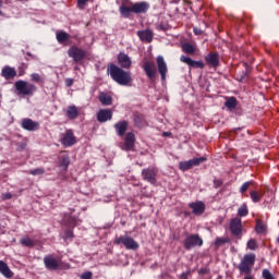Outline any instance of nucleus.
<instances>
[{"mask_svg": "<svg viewBox=\"0 0 279 279\" xmlns=\"http://www.w3.org/2000/svg\"><path fill=\"white\" fill-rule=\"evenodd\" d=\"M121 16L124 19H130L131 14H147L149 10L148 2H135L130 0H122V4L119 8Z\"/></svg>", "mask_w": 279, "mask_h": 279, "instance_id": "f257e3e1", "label": "nucleus"}, {"mask_svg": "<svg viewBox=\"0 0 279 279\" xmlns=\"http://www.w3.org/2000/svg\"><path fill=\"white\" fill-rule=\"evenodd\" d=\"M108 73L120 86H132V72L123 70L119 65L111 63L108 66Z\"/></svg>", "mask_w": 279, "mask_h": 279, "instance_id": "f03ea898", "label": "nucleus"}, {"mask_svg": "<svg viewBox=\"0 0 279 279\" xmlns=\"http://www.w3.org/2000/svg\"><path fill=\"white\" fill-rule=\"evenodd\" d=\"M14 88L16 95H19L20 97H33L34 93L38 90V87H36V85L23 80L16 81L14 83Z\"/></svg>", "mask_w": 279, "mask_h": 279, "instance_id": "7ed1b4c3", "label": "nucleus"}, {"mask_svg": "<svg viewBox=\"0 0 279 279\" xmlns=\"http://www.w3.org/2000/svg\"><path fill=\"white\" fill-rule=\"evenodd\" d=\"M254 263H256V255L254 253L244 255L238 266L240 274H246V276H250V274H252Z\"/></svg>", "mask_w": 279, "mask_h": 279, "instance_id": "20e7f679", "label": "nucleus"}, {"mask_svg": "<svg viewBox=\"0 0 279 279\" xmlns=\"http://www.w3.org/2000/svg\"><path fill=\"white\" fill-rule=\"evenodd\" d=\"M204 245V240L199 234H189L183 241V247L187 251L193 250V247H202Z\"/></svg>", "mask_w": 279, "mask_h": 279, "instance_id": "39448f33", "label": "nucleus"}, {"mask_svg": "<svg viewBox=\"0 0 279 279\" xmlns=\"http://www.w3.org/2000/svg\"><path fill=\"white\" fill-rule=\"evenodd\" d=\"M116 243L118 245H124V247L126 250H133V251H136L138 250L140 245H138V242H136L134 240V238L130 236V235H122L120 238H117L116 239Z\"/></svg>", "mask_w": 279, "mask_h": 279, "instance_id": "423d86ee", "label": "nucleus"}, {"mask_svg": "<svg viewBox=\"0 0 279 279\" xmlns=\"http://www.w3.org/2000/svg\"><path fill=\"white\" fill-rule=\"evenodd\" d=\"M208 159L206 157L193 158L187 161H181L179 163L180 171H189V169H193V167H199L202 162H206Z\"/></svg>", "mask_w": 279, "mask_h": 279, "instance_id": "0eeeda50", "label": "nucleus"}, {"mask_svg": "<svg viewBox=\"0 0 279 279\" xmlns=\"http://www.w3.org/2000/svg\"><path fill=\"white\" fill-rule=\"evenodd\" d=\"M158 177V168H146L142 170V179L145 182H149V184L156 185L158 180L156 179Z\"/></svg>", "mask_w": 279, "mask_h": 279, "instance_id": "6e6552de", "label": "nucleus"}, {"mask_svg": "<svg viewBox=\"0 0 279 279\" xmlns=\"http://www.w3.org/2000/svg\"><path fill=\"white\" fill-rule=\"evenodd\" d=\"M60 143L63 147H73L77 143V137H75L73 130L69 129L61 134Z\"/></svg>", "mask_w": 279, "mask_h": 279, "instance_id": "1a4fd4ad", "label": "nucleus"}, {"mask_svg": "<svg viewBox=\"0 0 279 279\" xmlns=\"http://www.w3.org/2000/svg\"><path fill=\"white\" fill-rule=\"evenodd\" d=\"M229 228L233 236H241L243 234V222L240 217L232 218Z\"/></svg>", "mask_w": 279, "mask_h": 279, "instance_id": "9d476101", "label": "nucleus"}, {"mask_svg": "<svg viewBox=\"0 0 279 279\" xmlns=\"http://www.w3.org/2000/svg\"><path fill=\"white\" fill-rule=\"evenodd\" d=\"M68 56H69V58H72V60H74V62H82V60H84V58H86V50L78 48L77 46H72L68 50Z\"/></svg>", "mask_w": 279, "mask_h": 279, "instance_id": "9b49d317", "label": "nucleus"}, {"mask_svg": "<svg viewBox=\"0 0 279 279\" xmlns=\"http://www.w3.org/2000/svg\"><path fill=\"white\" fill-rule=\"evenodd\" d=\"M142 68L144 69L148 80L154 82V80H156V74L158 73V68H156V63L154 61H145Z\"/></svg>", "mask_w": 279, "mask_h": 279, "instance_id": "f8f14e48", "label": "nucleus"}, {"mask_svg": "<svg viewBox=\"0 0 279 279\" xmlns=\"http://www.w3.org/2000/svg\"><path fill=\"white\" fill-rule=\"evenodd\" d=\"M157 69L159 74L161 75V81H167V73H169V68H167V62L165 61V57L158 56L156 59Z\"/></svg>", "mask_w": 279, "mask_h": 279, "instance_id": "ddd939ff", "label": "nucleus"}, {"mask_svg": "<svg viewBox=\"0 0 279 279\" xmlns=\"http://www.w3.org/2000/svg\"><path fill=\"white\" fill-rule=\"evenodd\" d=\"M21 126L23 128V130H26L27 132H36V130H40V123L29 118L23 119Z\"/></svg>", "mask_w": 279, "mask_h": 279, "instance_id": "4468645a", "label": "nucleus"}, {"mask_svg": "<svg viewBox=\"0 0 279 279\" xmlns=\"http://www.w3.org/2000/svg\"><path fill=\"white\" fill-rule=\"evenodd\" d=\"M44 265L49 271H56L60 267V264L57 262L53 255H46L44 257Z\"/></svg>", "mask_w": 279, "mask_h": 279, "instance_id": "2eb2a0df", "label": "nucleus"}, {"mask_svg": "<svg viewBox=\"0 0 279 279\" xmlns=\"http://www.w3.org/2000/svg\"><path fill=\"white\" fill-rule=\"evenodd\" d=\"M180 60L184 63L187 64L191 69H204L206 64H204V61H195L191 59V57L186 56H181Z\"/></svg>", "mask_w": 279, "mask_h": 279, "instance_id": "dca6fc26", "label": "nucleus"}, {"mask_svg": "<svg viewBox=\"0 0 279 279\" xmlns=\"http://www.w3.org/2000/svg\"><path fill=\"white\" fill-rule=\"evenodd\" d=\"M243 69L242 70H236L235 71V80L238 82H243L252 73V68H250V64L243 62L242 63Z\"/></svg>", "mask_w": 279, "mask_h": 279, "instance_id": "f3484780", "label": "nucleus"}, {"mask_svg": "<svg viewBox=\"0 0 279 279\" xmlns=\"http://www.w3.org/2000/svg\"><path fill=\"white\" fill-rule=\"evenodd\" d=\"M118 64L120 69H132V59L124 52L118 54Z\"/></svg>", "mask_w": 279, "mask_h": 279, "instance_id": "a211bd4d", "label": "nucleus"}, {"mask_svg": "<svg viewBox=\"0 0 279 279\" xmlns=\"http://www.w3.org/2000/svg\"><path fill=\"white\" fill-rule=\"evenodd\" d=\"M189 208L192 209L193 215H204V211L206 210V204L202 201H197L194 203L189 204Z\"/></svg>", "mask_w": 279, "mask_h": 279, "instance_id": "6ab92c4d", "label": "nucleus"}, {"mask_svg": "<svg viewBox=\"0 0 279 279\" xmlns=\"http://www.w3.org/2000/svg\"><path fill=\"white\" fill-rule=\"evenodd\" d=\"M205 62L208 66H213V69H217L219 66V52H209L205 57Z\"/></svg>", "mask_w": 279, "mask_h": 279, "instance_id": "aec40b11", "label": "nucleus"}, {"mask_svg": "<svg viewBox=\"0 0 279 279\" xmlns=\"http://www.w3.org/2000/svg\"><path fill=\"white\" fill-rule=\"evenodd\" d=\"M137 36L142 43H151V40H154V32L149 28L138 31Z\"/></svg>", "mask_w": 279, "mask_h": 279, "instance_id": "412c9836", "label": "nucleus"}, {"mask_svg": "<svg viewBox=\"0 0 279 279\" xmlns=\"http://www.w3.org/2000/svg\"><path fill=\"white\" fill-rule=\"evenodd\" d=\"M134 143H136V136L134 133L129 132L124 138V149L131 151V149H134Z\"/></svg>", "mask_w": 279, "mask_h": 279, "instance_id": "4be33fe9", "label": "nucleus"}, {"mask_svg": "<svg viewBox=\"0 0 279 279\" xmlns=\"http://www.w3.org/2000/svg\"><path fill=\"white\" fill-rule=\"evenodd\" d=\"M1 76L4 77L7 81L14 80V77H16V69L10 65H5L4 68H2Z\"/></svg>", "mask_w": 279, "mask_h": 279, "instance_id": "5701e85b", "label": "nucleus"}, {"mask_svg": "<svg viewBox=\"0 0 279 279\" xmlns=\"http://www.w3.org/2000/svg\"><path fill=\"white\" fill-rule=\"evenodd\" d=\"M129 125L130 123L125 120L116 123L114 128L118 136H125V132H128Z\"/></svg>", "mask_w": 279, "mask_h": 279, "instance_id": "b1692460", "label": "nucleus"}, {"mask_svg": "<svg viewBox=\"0 0 279 279\" xmlns=\"http://www.w3.org/2000/svg\"><path fill=\"white\" fill-rule=\"evenodd\" d=\"M0 274L4 276V278H14V272L10 269V266L5 264V262L0 259Z\"/></svg>", "mask_w": 279, "mask_h": 279, "instance_id": "393cba45", "label": "nucleus"}, {"mask_svg": "<svg viewBox=\"0 0 279 279\" xmlns=\"http://www.w3.org/2000/svg\"><path fill=\"white\" fill-rule=\"evenodd\" d=\"M65 114L68 119L75 120L77 117H80V110L75 105H72L66 108Z\"/></svg>", "mask_w": 279, "mask_h": 279, "instance_id": "a878e982", "label": "nucleus"}, {"mask_svg": "<svg viewBox=\"0 0 279 279\" xmlns=\"http://www.w3.org/2000/svg\"><path fill=\"white\" fill-rule=\"evenodd\" d=\"M181 49L183 53H187L189 56H193V53L196 51L195 46L189 43L182 44Z\"/></svg>", "mask_w": 279, "mask_h": 279, "instance_id": "bb28decb", "label": "nucleus"}, {"mask_svg": "<svg viewBox=\"0 0 279 279\" xmlns=\"http://www.w3.org/2000/svg\"><path fill=\"white\" fill-rule=\"evenodd\" d=\"M69 38H71V35H69L64 31L57 33V40H58V43H60V45H62L63 43H66V40H69Z\"/></svg>", "mask_w": 279, "mask_h": 279, "instance_id": "cd10ccee", "label": "nucleus"}, {"mask_svg": "<svg viewBox=\"0 0 279 279\" xmlns=\"http://www.w3.org/2000/svg\"><path fill=\"white\" fill-rule=\"evenodd\" d=\"M251 199L254 202V204H258L260 199H263V192H257V191H251L250 192Z\"/></svg>", "mask_w": 279, "mask_h": 279, "instance_id": "c85d7f7f", "label": "nucleus"}, {"mask_svg": "<svg viewBox=\"0 0 279 279\" xmlns=\"http://www.w3.org/2000/svg\"><path fill=\"white\" fill-rule=\"evenodd\" d=\"M255 231L257 232V234H264V232L267 231V226H265V223H263V220L256 221Z\"/></svg>", "mask_w": 279, "mask_h": 279, "instance_id": "c756f323", "label": "nucleus"}, {"mask_svg": "<svg viewBox=\"0 0 279 279\" xmlns=\"http://www.w3.org/2000/svg\"><path fill=\"white\" fill-rule=\"evenodd\" d=\"M20 244L24 247H34V240L29 239V236H24L20 240Z\"/></svg>", "mask_w": 279, "mask_h": 279, "instance_id": "7c9ffc66", "label": "nucleus"}, {"mask_svg": "<svg viewBox=\"0 0 279 279\" xmlns=\"http://www.w3.org/2000/svg\"><path fill=\"white\" fill-rule=\"evenodd\" d=\"M226 108H228L229 110H234V108H236V98L234 97H230L229 99H227V101L225 102Z\"/></svg>", "mask_w": 279, "mask_h": 279, "instance_id": "2f4dec72", "label": "nucleus"}, {"mask_svg": "<svg viewBox=\"0 0 279 279\" xmlns=\"http://www.w3.org/2000/svg\"><path fill=\"white\" fill-rule=\"evenodd\" d=\"M97 121H99V123H106V109H100L98 111Z\"/></svg>", "mask_w": 279, "mask_h": 279, "instance_id": "473e14b6", "label": "nucleus"}, {"mask_svg": "<svg viewBox=\"0 0 279 279\" xmlns=\"http://www.w3.org/2000/svg\"><path fill=\"white\" fill-rule=\"evenodd\" d=\"M27 173H29V175H45V168H36L29 170Z\"/></svg>", "mask_w": 279, "mask_h": 279, "instance_id": "72a5a7b5", "label": "nucleus"}, {"mask_svg": "<svg viewBox=\"0 0 279 279\" xmlns=\"http://www.w3.org/2000/svg\"><path fill=\"white\" fill-rule=\"evenodd\" d=\"M248 210H247V205H242L239 209H238V215L240 216V217H247V215H248Z\"/></svg>", "mask_w": 279, "mask_h": 279, "instance_id": "f704fd0d", "label": "nucleus"}, {"mask_svg": "<svg viewBox=\"0 0 279 279\" xmlns=\"http://www.w3.org/2000/svg\"><path fill=\"white\" fill-rule=\"evenodd\" d=\"M225 243H230V239L228 238H217L215 241V245L217 247H221V245H225Z\"/></svg>", "mask_w": 279, "mask_h": 279, "instance_id": "c9c22d12", "label": "nucleus"}, {"mask_svg": "<svg viewBox=\"0 0 279 279\" xmlns=\"http://www.w3.org/2000/svg\"><path fill=\"white\" fill-rule=\"evenodd\" d=\"M262 278L263 279H276V277H274V275L271 274V271L267 268H265L263 271H262Z\"/></svg>", "mask_w": 279, "mask_h": 279, "instance_id": "e433bc0d", "label": "nucleus"}, {"mask_svg": "<svg viewBox=\"0 0 279 279\" xmlns=\"http://www.w3.org/2000/svg\"><path fill=\"white\" fill-rule=\"evenodd\" d=\"M247 247H248V250H258V242H256V240H254V239H251V240H248V242H247Z\"/></svg>", "mask_w": 279, "mask_h": 279, "instance_id": "4c0bfd02", "label": "nucleus"}, {"mask_svg": "<svg viewBox=\"0 0 279 279\" xmlns=\"http://www.w3.org/2000/svg\"><path fill=\"white\" fill-rule=\"evenodd\" d=\"M31 80L32 82H36L37 84L43 83V77H40V74L38 73L31 74Z\"/></svg>", "mask_w": 279, "mask_h": 279, "instance_id": "58836bf2", "label": "nucleus"}, {"mask_svg": "<svg viewBox=\"0 0 279 279\" xmlns=\"http://www.w3.org/2000/svg\"><path fill=\"white\" fill-rule=\"evenodd\" d=\"M253 182L252 181H247L245 183H243V185L240 187V193H245L247 191V189H250V186H252Z\"/></svg>", "mask_w": 279, "mask_h": 279, "instance_id": "ea45409f", "label": "nucleus"}, {"mask_svg": "<svg viewBox=\"0 0 279 279\" xmlns=\"http://www.w3.org/2000/svg\"><path fill=\"white\" fill-rule=\"evenodd\" d=\"M73 236H74L73 230H71V229L65 230L64 236H63V239H64L65 241H66L68 239H73Z\"/></svg>", "mask_w": 279, "mask_h": 279, "instance_id": "a19ab883", "label": "nucleus"}, {"mask_svg": "<svg viewBox=\"0 0 279 279\" xmlns=\"http://www.w3.org/2000/svg\"><path fill=\"white\" fill-rule=\"evenodd\" d=\"M223 185V181L221 179L214 180V189H219V186Z\"/></svg>", "mask_w": 279, "mask_h": 279, "instance_id": "79ce46f5", "label": "nucleus"}, {"mask_svg": "<svg viewBox=\"0 0 279 279\" xmlns=\"http://www.w3.org/2000/svg\"><path fill=\"white\" fill-rule=\"evenodd\" d=\"M81 279H93V272L86 271L81 275Z\"/></svg>", "mask_w": 279, "mask_h": 279, "instance_id": "37998d69", "label": "nucleus"}, {"mask_svg": "<svg viewBox=\"0 0 279 279\" xmlns=\"http://www.w3.org/2000/svg\"><path fill=\"white\" fill-rule=\"evenodd\" d=\"M86 3H88V0H77V5L81 10H84Z\"/></svg>", "mask_w": 279, "mask_h": 279, "instance_id": "c03bdc74", "label": "nucleus"}, {"mask_svg": "<svg viewBox=\"0 0 279 279\" xmlns=\"http://www.w3.org/2000/svg\"><path fill=\"white\" fill-rule=\"evenodd\" d=\"M99 101L102 106H106V93L101 92L99 95Z\"/></svg>", "mask_w": 279, "mask_h": 279, "instance_id": "a18cd8bd", "label": "nucleus"}, {"mask_svg": "<svg viewBox=\"0 0 279 279\" xmlns=\"http://www.w3.org/2000/svg\"><path fill=\"white\" fill-rule=\"evenodd\" d=\"M1 197H2L3 201L12 199V193H10V192L3 193V194H1Z\"/></svg>", "mask_w": 279, "mask_h": 279, "instance_id": "49530a36", "label": "nucleus"}, {"mask_svg": "<svg viewBox=\"0 0 279 279\" xmlns=\"http://www.w3.org/2000/svg\"><path fill=\"white\" fill-rule=\"evenodd\" d=\"M112 119V110L107 109L106 110V121H110Z\"/></svg>", "mask_w": 279, "mask_h": 279, "instance_id": "de8ad7c7", "label": "nucleus"}, {"mask_svg": "<svg viewBox=\"0 0 279 279\" xmlns=\"http://www.w3.org/2000/svg\"><path fill=\"white\" fill-rule=\"evenodd\" d=\"M106 106H112V96L110 95L106 96Z\"/></svg>", "mask_w": 279, "mask_h": 279, "instance_id": "09e8293b", "label": "nucleus"}, {"mask_svg": "<svg viewBox=\"0 0 279 279\" xmlns=\"http://www.w3.org/2000/svg\"><path fill=\"white\" fill-rule=\"evenodd\" d=\"M73 83H74L73 78H65V86H68V88H71Z\"/></svg>", "mask_w": 279, "mask_h": 279, "instance_id": "8fccbe9b", "label": "nucleus"}, {"mask_svg": "<svg viewBox=\"0 0 279 279\" xmlns=\"http://www.w3.org/2000/svg\"><path fill=\"white\" fill-rule=\"evenodd\" d=\"M198 274H199L201 276H206V274H208V269H207V268H201V269L198 270Z\"/></svg>", "mask_w": 279, "mask_h": 279, "instance_id": "3c124183", "label": "nucleus"}, {"mask_svg": "<svg viewBox=\"0 0 279 279\" xmlns=\"http://www.w3.org/2000/svg\"><path fill=\"white\" fill-rule=\"evenodd\" d=\"M69 165H70L69 159H63L62 162H61V166L65 167V169H66V167H69Z\"/></svg>", "mask_w": 279, "mask_h": 279, "instance_id": "603ef678", "label": "nucleus"}, {"mask_svg": "<svg viewBox=\"0 0 279 279\" xmlns=\"http://www.w3.org/2000/svg\"><path fill=\"white\" fill-rule=\"evenodd\" d=\"M194 34L196 36H202V31L199 28H197V27H194Z\"/></svg>", "mask_w": 279, "mask_h": 279, "instance_id": "864d4df0", "label": "nucleus"}, {"mask_svg": "<svg viewBox=\"0 0 279 279\" xmlns=\"http://www.w3.org/2000/svg\"><path fill=\"white\" fill-rule=\"evenodd\" d=\"M181 278H182V279H187V278H189V274L183 272V274L181 275Z\"/></svg>", "mask_w": 279, "mask_h": 279, "instance_id": "5fc2aeb1", "label": "nucleus"}, {"mask_svg": "<svg viewBox=\"0 0 279 279\" xmlns=\"http://www.w3.org/2000/svg\"><path fill=\"white\" fill-rule=\"evenodd\" d=\"M163 136H171V133H169V132H163Z\"/></svg>", "mask_w": 279, "mask_h": 279, "instance_id": "6e6d98bb", "label": "nucleus"}, {"mask_svg": "<svg viewBox=\"0 0 279 279\" xmlns=\"http://www.w3.org/2000/svg\"><path fill=\"white\" fill-rule=\"evenodd\" d=\"M190 215H191V213L184 211V217H189Z\"/></svg>", "mask_w": 279, "mask_h": 279, "instance_id": "4d7b16f0", "label": "nucleus"}, {"mask_svg": "<svg viewBox=\"0 0 279 279\" xmlns=\"http://www.w3.org/2000/svg\"><path fill=\"white\" fill-rule=\"evenodd\" d=\"M19 75H20V77H21V76L25 75V72H24V71H22V72H20V74H19Z\"/></svg>", "mask_w": 279, "mask_h": 279, "instance_id": "13d9d810", "label": "nucleus"}, {"mask_svg": "<svg viewBox=\"0 0 279 279\" xmlns=\"http://www.w3.org/2000/svg\"><path fill=\"white\" fill-rule=\"evenodd\" d=\"M3 5V0H0V8ZM1 14V11H0Z\"/></svg>", "mask_w": 279, "mask_h": 279, "instance_id": "bf43d9fd", "label": "nucleus"}, {"mask_svg": "<svg viewBox=\"0 0 279 279\" xmlns=\"http://www.w3.org/2000/svg\"><path fill=\"white\" fill-rule=\"evenodd\" d=\"M74 221H75L74 226H77V220H74Z\"/></svg>", "mask_w": 279, "mask_h": 279, "instance_id": "052dcab7", "label": "nucleus"}, {"mask_svg": "<svg viewBox=\"0 0 279 279\" xmlns=\"http://www.w3.org/2000/svg\"><path fill=\"white\" fill-rule=\"evenodd\" d=\"M187 3H191V1H187Z\"/></svg>", "mask_w": 279, "mask_h": 279, "instance_id": "680f3d73", "label": "nucleus"}, {"mask_svg": "<svg viewBox=\"0 0 279 279\" xmlns=\"http://www.w3.org/2000/svg\"><path fill=\"white\" fill-rule=\"evenodd\" d=\"M0 99H1V94H0Z\"/></svg>", "mask_w": 279, "mask_h": 279, "instance_id": "e2e57ef3", "label": "nucleus"}]
</instances>
